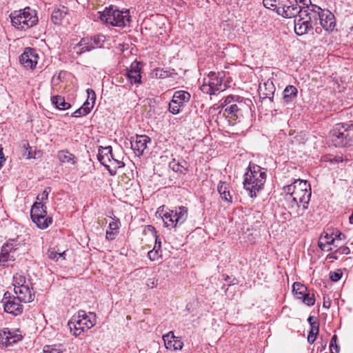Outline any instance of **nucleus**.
Returning <instances> with one entry per match:
<instances>
[{
  "label": "nucleus",
  "instance_id": "4",
  "mask_svg": "<svg viewBox=\"0 0 353 353\" xmlns=\"http://www.w3.org/2000/svg\"><path fill=\"white\" fill-rule=\"evenodd\" d=\"M266 171V169L254 163H250L248 167L243 184L251 198L256 197L263 188L267 176Z\"/></svg>",
  "mask_w": 353,
  "mask_h": 353
},
{
  "label": "nucleus",
  "instance_id": "25",
  "mask_svg": "<svg viewBox=\"0 0 353 353\" xmlns=\"http://www.w3.org/2000/svg\"><path fill=\"white\" fill-rule=\"evenodd\" d=\"M188 163L184 159H180L176 161L175 159H173L169 163V168L172 170L174 172L180 173L181 174L185 175L188 172L189 169Z\"/></svg>",
  "mask_w": 353,
  "mask_h": 353
},
{
  "label": "nucleus",
  "instance_id": "11",
  "mask_svg": "<svg viewBox=\"0 0 353 353\" xmlns=\"http://www.w3.org/2000/svg\"><path fill=\"white\" fill-rule=\"evenodd\" d=\"M46 206L44 204L35 202L30 210L32 221L40 229L47 228L52 222V217L47 216Z\"/></svg>",
  "mask_w": 353,
  "mask_h": 353
},
{
  "label": "nucleus",
  "instance_id": "15",
  "mask_svg": "<svg viewBox=\"0 0 353 353\" xmlns=\"http://www.w3.org/2000/svg\"><path fill=\"white\" fill-rule=\"evenodd\" d=\"M21 302L14 296H10L8 292L5 293L2 300L4 311L14 316L21 314L23 312Z\"/></svg>",
  "mask_w": 353,
  "mask_h": 353
},
{
  "label": "nucleus",
  "instance_id": "48",
  "mask_svg": "<svg viewBox=\"0 0 353 353\" xmlns=\"http://www.w3.org/2000/svg\"><path fill=\"white\" fill-rule=\"evenodd\" d=\"M332 236H334L336 239L343 240L346 239V236L339 230H335L332 232Z\"/></svg>",
  "mask_w": 353,
  "mask_h": 353
},
{
  "label": "nucleus",
  "instance_id": "58",
  "mask_svg": "<svg viewBox=\"0 0 353 353\" xmlns=\"http://www.w3.org/2000/svg\"><path fill=\"white\" fill-rule=\"evenodd\" d=\"M6 158L5 157H1L0 158V168L3 165L5 161H6Z\"/></svg>",
  "mask_w": 353,
  "mask_h": 353
},
{
  "label": "nucleus",
  "instance_id": "40",
  "mask_svg": "<svg viewBox=\"0 0 353 353\" xmlns=\"http://www.w3.org/2000/svg\"><path fill=\"white\" fill-rule=\"evenodd\" d=\"M26 283V278L21 275V274H15L13 276V285L14 286V288H16L17 286H24Z\"/></svg>",
  "mask_w": 353,
  "mask_h": 353
},
{
  "label": "nucleus",
  "instance_id": "41",
  "mask_svg": "<svg viewBox=\"0 0 353 353\" xmlns=\"http://www.w3.org/2000/svg\"><path fill=\"white\" fill-rule=\"evenodd\" d=\"M201 90L203 92L209 94L210 95L215 94L216 92L210 87V85L207 82V79H204L203 85L201 86Z\"/></svg>",
  "mask_w": 353,
  "mask_h": 353
},
{
  "label": "nucleus",
  "instance_id": "14",
  "mask_svg": "<svg viewBox=\"0 0 353 353\" xmlns=\"http://www.w3.org/2000/svg\"><path fill=\"white\" fill-rule=\"evenodd\" d=\"M20 63L26 69L33 70L38 63L39 54L37 50L32 48H26L23 52L19 57Z\"/></svg>",
  "mask_w": 353,
  "mask_h": 353
},
{
  "label": "nucleus",
  "instance_id": "23",
  "mask_svg": "<svg viewBox=\"0 0 353 353\" xmlns=\"http://www.w3.org/2000/svg\"><path fill=\"white\" fill-rule=\"evenodd\" d=\"M207 79L208 83L210 87L212 88L216 92L223 91L225 90V85H223L222 77H219L216 72H210L208 76Z\"/></svg>",
  "mask_w": 353,
  "mask_h": 353
},
{
  "label": "nucleus",
  "instance_id": "24",
  "mask_svg": "<svg viewBox=\"0 0 353 353\" xmlns=\"http://www.w3.org/2000/svg\"><path fill=\"white\" fill-rule=\"evenodd\" d=\"M94 46L92 42V38L83 37L74 48V50L77 55H81L86 52H90L94 50Z\"/></svg>",
  "mask_w": 353,
  "mask_h": 353
},
{
  "label": "nucleus",
  "instance_id": "49",
  "mask_svg": "<svg viewBox=\"0 0 353 353\" xmlns=\"http://www.w3.org/2000/svg\"><path fill=\"white\" fill-rule=\"evenodd\" d=\"M319 322L315 323H311L310 325V331L309 332H312L315 334H319Z\"/></svg>",
  "mask_w": 353,
  "mask_h": 353
},
{
  "label": "nucleus",
  "instance_id": "28",
  "mask_svg": "<svg viewBox=\"0 0 353 353\" xmlns=\"http://www.w3.org/2000/svg\"><path fill=\"white\" fill-rule=\"evenodd\" d=\"M121 223L119 219L109 223L108 229L106 230L105 238L109 241L114 240L119 234Z\"/></svg>",
  "mask_w": 353,
  "mask_h": 353
},
{
  "label": "nucleus",
  "instance_id": "19",
  "mask_svg": "<svg viewBox=\"0 0 353 353\" xmlns=\"http://www.w3.org/2000/svg\"><path fill=\"white\" fill-rule=\"evenodd\" d=\"M140 63L137 61H134L130 65V68L128 70L125 74L131 84L141 83V75Z\"/></svg>",
  "mask_w": 353,
  "mask_h": 353
},
{
  "label": "nucleus",
  "instance_id": "31",
  "mask_svg": "<svg viewBox=\"0 0 353 353\" xmlns=\"http://www.w3.org/2000/svg\"><path fill=\"white\" fill-rule=\"evenodd\" d=\"M86 92L88 94V98L87 100L81 105V107L85 108V111H87L88 113H90L96 101V94L95 92L91 88H88Z\"/></svg>",
  "mask_w": 353,
  "mask_h": 353
},
{
  "label": "nucleus",
  "instance_id": "56",
  "mask_svg": "<svg viewBox=\"0 0 353 353\" xmlns=\"http://www.w3.org/2000/svg\"><path fill=\"white\" fill-rule=\"evenodd\" d=\"M307 321L310 323V325H311V323H315L319 322L318 321L314 319V317L313 316H310L307 319Z\"/></svg>",
  "mask_w": 353,
  "mask_h": 353
},
{
  "label": "nucleus",
  "instance_id": "60",
  "mask_svg": "<svg viewBox=\"0 0 353 353\" xmlns=\"http://www.w3.org/2000/svg\"><path fill=\"white\" fill-rule=\"evenodd\" d=\"M323 238H324L325 239H326V241H328L329 239H331V234H329L326 233V234H325V236H323Z\"/></svg>",
  "mask_w": 353,
  "mask_h": 353
},
{
  "label": "nucleus",
  "instance_id": "17",
  "mask_svg": "<svg viewBox=\"0 0 353 353\" xmlns=\"http://www.w3.org/2000/svg\"><path fill=\"white\" fill-rule=\"evenodd\" d=\"M150 141V138L147 135H137L135 138L131 137L130 144L136 155L141 156L147 148V144Z\"/></svg>",
  "mask_w": 353,
  "mask_h": 353
},
{
  "label": "nucleus",
  "instance_id": "12",
  "mask_svg": "<svg viewBox=\"0 0 353 353\" xmlns=\"http://www.w3.org/2000/svg\"><path fill=\"white\" fill-rule=\"evenodd\" d=\"M190 94L185 90L174 92L172 101L169 103L170 112L172 114H179L181 108L190 101Z\"/></svg>",
  "mask_w": 353,
  "mask_h": 353
},
{
  "label": "nucleus",
  "instance_id": "39",
  "mask_svg": "<svg viewBox=\"0 0 353 353\" xmlns=\"http://www.w3.org/2000/svg\"><path fill=\"white\" fill-rule=\"evenodd\" d=\"M303 298H301V300L305 305L308 306H312L315 303V298L314 294H310L307 291L303 296Z\"/></svg>",
  "mask_w": 353,
  "mask_h": 353
},
{
  "label": "nucleus",
  "instance_id": "20",
  "mask_svg": "<svg viewBox=\"0 0 353 353\" xmlns=\"http://www.w3.org/2000/svg\"><path fill=\"white\" fill-rule=\"evenodd\" d=\"M165 346L168 350H181L183 346V343L181 340L178 339L174 335L173 332L163 336Z\"/></svg>",
  "mask_w": 353,
  "mask_h": 353
},
{
  "label": "nucleus",
  "instance_id": "36",
  "mask_svg": "<svg viewBox=\"0 0 353 353\" xmlns=\"http://www.w3.org/2000/svg\"><path fill=\"white\" fill-rule=\"evenodd\" d=\"M51 192V188L50 187H46L43 190L41 194H39L37 196V203H40L41 204H46V202L48 200V195Z\"/></svg>",
  "mask_w": 353,
  "mask_h": 353
},
{
  "label": "nucleus",
  "instance_id": "7",
  "mask_svg": "<svg viewBox=\"0 0 353 353\" xmlns=\"http://www.w3.org/2000/svg\"><path fill=\"white\" fill-rule=\"evenodd\" d=\"M331 140L336 147L353 146V123H336L331 131Z\"/></svg>",
  "mask_w": 353,
  "mask_h": 353
},
{
  "label": "nucleus",
  "instance_id": "61",
  "mask_svg": "<svg viewBox=\"0 0 353 353\" xmlns=\"http://www.w3.org/2000/svg\"><path fill=\"white\" fill-rule=\"evenodd\" d=\"M349 222L350 224H353V210L352 214L349 217Z\"/></svg>",
  "mask_w": 353,
  "mask_h": 353
},
{
  "label": "nucleus",
  "instance_id": "33",
  "mask_svg": "<svg viewBox=\"0 0 353 353\" xmlns=\"http://www.w3.org/2000/svg\"><path fill=\"white\" fill-rule=\"evenodd\" d=\"M161 243L158 241L157 237L156 238L155 244L153 249L148 252V256L150 260L154 261L159 259L161 256Z\"/></svg>",
  "mask_w": 353,
  "mask_h": 353
},
{
  "label": "nucleus",
  "instance_id": "62",
  "mask_svg": "<svg viewBox=\"0 0 353 353\" xmlns=\"http://www.w3.org/2000/svg\"><path fill=\"white\" fill-rule=\"evenodd\" d=\"M1 157H5L3 152V148L1 147H0V158Z\"/></svg>",
  "mask_w": 353,
  "mask_h": 353
},
{
  "label": "nucleus",
  "instance_id": "42",
  "mask_svg": "<svg viewBox=\"0 0 353 353\" xmlns=\"http://www.w3.org/2000/svg\"><path fill=\"white\" fill-rule=\"evenodd\" d=\"M43 351V353H61V350L55 345H45Z\"/></svg>",
  "mask_w": 353,
  "mask_h": 353
},
{
  "label": "nucleus",
  "instance_id": "8",
  "mask_svg": "<svg viewBox=\"0 0 353 353\" xmlns=\"http://www.w3.org/2000/svg\"><path fill=\"white\" fill-rule=\"evenodd\" d=\"M10 17L12 26L21 30L28 29L35 26L39 21L36 10L30 7L14 11Z\"/></svg>",
  "mask_w": 353,
  "mask_h": 353
},
{
  "label": "nucleus",
  "instance_id": "2",
  "mask_svg": "<svg viewBox=\"0 0 353 353\" xmlns=\"http://www.w3.org/2000/svg\"><path fill=\"white\" fill-rule=\"evenodd\" d=\"M301 8L297 5V12L288 19L294 18V32L298 36H303L309 33L316 26V17L319 16V6L307 2V5H303Z\"/></svg>",
  "mask_w": 353,
  "mask_h": 353
},
{
  "label": "nucleus",
  "instance_id": "43",
  "mask_svg": "<svg viewBox=\"0 0 353 353\" xmlns=\"http://www.w3.org/2000/svg\"><path fill=\"white\" fill-rule=\"evenodd\" d=\"M322 240L323 237H321L320 241H319L318 245L319 248L323 251L332 252L333 248L332 247H330V245H328L325 241L323 243Z\"/></svg>",
  "mask_w": 353,
  "mask_h": 353
},
{
  "label": "nucleus",
  "instance_id": "1",
  "mask_svg": "<svg viewBox=\"0 0 353 353\" xmlns=\"http://www.w3.org/2000/svg\"><path fill=\"white\" fill-rule=\"evenodd\" d=\"M220 102L223 116L228 118L230 122H240L244 117L252 115V102L249 99L238 95H228L223 98Z\"/></svg>",
  "mask_w": 353,
  "mask_h": 353
},
{
  "label": "nucleus",
  "instance_id": "6",
  "mask_svg": "<svg viewBox=\"0 0 353 353\" xmlns=\"http://www.w3.org/2000/svg\"><path fill=\"white\" fill-rule=\"evenodd\" d=\"M98 19L107 25L123 28L130 23V15L128 10H119L111 6L99 12Z\"/></svg>",
  "mask_w": 353,
  "mask_h": 353
},
{
  "label": "nucleus",
  "instance_id": "10",
  "mask_svg": "<svg viewBox=\"0 0 353 353\" xmlns=\"http://www.w3.org/2000/svg\"><path fill=\"white\" fill-rule=\"evenodd\" d=\"M166 227L175 228L177 225L183 224L188 218V208L180 206L174 210L166 211L161 216Z\"/></svg>",
  "mask_w": 353,
  "mask_h": 353
},
{
  "label": "nucleus",
  "instance_id": "21",
  "mask_svg": "<svg viewBox=\"0 0 353 353\" xmlns=\"http://www.w3.org/2000/svg\"><path fill=\"white\" fill-rule=\"evenodd\" d=\"M260 96L263 99H268L271 102L273 101L276 87L273 81L270 79H268L263 85L259 86Z\"/></svg>",
  "mask_w": 353,
  "mask_h": 353
},
{
  "label": "nucleus",
  "instance_id": "16",
  "mask_svg": "<svg viewBox=\"0 0 353 353\" xmlns=\"http://www.w3.org/2000/svg\"><path fill=\"white\" fill-rule=\"evenodd\" d=\"M19 330H10L6 327L0 330V343L8 347L21 341L23 338L21 334H18Z\"/></svg>",
  "mask_w": 353,
  "mask_h": 353
},
{
  "label": "nucleus",
  "instance_id": "63",
  "mask_svg": "<svg viewBox=\"0 0 353 353\" xmlns=\"http://www.w3.org/2000/svg\"><path fill=\"white\" fill-rule=\"evenodd\" d=\"M139 353H147V351L144 350H140Z\"/></svg>",
  "mask_w": 353,
  "mask_h": 353
},
{
  "label": "nucleus",
  "instance_id": "38",
  "mask_svg": "<svg viewBox=\"0 0 353 353\" xmlns=\"http://www.w3.org/2000/svg\"><path fill=\"white\" fill-rule=\"evenodd\" d=\"M337 336L334 334L330 343V350L331 353H339L340 351V346L337 344Z\"/></svg>",
  "mask_w": 353,
  "mask_h": 353
},
{
  "label": "nucleus",
  "instance_id": "29",
  "mask_svg": "<svg viewBox=\"0 0 353 353\" xmlns=\"http://www.w3.org/2000/svg\"><path fill=\"white\" fill-rule=\"evenodd\" d=\"M217 190L223 201L228 203H231L232 202V198L230 195L228 183L220 181L218 184Z\"/></svg>",
  "mask_w": 353,
  "mask_h": 353
},
{
  "label": "nucleus",
  "instance_id": "5",
  "mask_svg": "<svg viewBox=\"0 0 353 353\" xmlns=\"http://www.w3.org/2000/svg\"><path fill=\"white\" fill-rule=\"evenodd\" d=\"M310 0H263V6L274 11L278 15L288 18L297 12V5H307Z\"/></svg>",
  "mask_w": 353,
  "mask_h": 353
},
{
  "label": "nucleus",
  "instance_id": "59",
  "mask_svg": "<svg viewBox=\"0 0 353 353\" xmlns=\"http://www.w3.org/2000/svg\"><path fill=\"white\" fill-rule=\"evenodd\" d=\"M159 75H160L161 78H165L168 76L167 72L165 71H163V72L161 71V72Z\"/></svg>",
  "mask_w": 353,
  "mask_h": 353
},
{
  "label": "nucleus",
  "instance_id": "34",
  "mask_svg": "<svg viewBox=\"0 0 353 353\" xmlns=\"http://www.w3.org/2000/svg\"><path fill=\"white\" fill-rule=\"evenodd\" d=\"M18 237L16 239H10L3 246L2 251L6 254H10V252L15 251L19 245L18 243Z\"/></svg>",
  "mask_w": 353,
  "mask_h": 353
},
{
  "label": "nucleus",
  "instance_id": "50",
  "mask_svg": "<svg viewBox=\"0 0 353 353\" xmlns=\"http://www.w3.org/2000/svg\"><path fill=\"white\" fill-rule=\"evenodd\" d=\"M112 161H113L116 164L115 168H120L125 166V163L123 161L116 159V158H114V156L113 159H111V162Z\"/></svg>",
  "mask_w": 353,
  "mask_h": 353
},
{
  "label": "nucleus",
  "instance_id": "22",
  "mask_svg": "<svg viewBox=\"0 0 353 353\" xmlns=\"http://www.w3.org/2000/svg\"><path fill=\"white\" fill-rule=\"evenodd\" d=\"M14 293L17 294V299L23 303H30L34 300V294L32 293L30 288L26 285L24 286H17L14 288Z\"/></svg>",
  "mask_w": 353,
  "mask_h": 353
},
{
  "label": "nucleus",
  "instance_id": "3",
  "mask_svg": "<svg viewBox=\"0 0 353 353\" xmlns=\"http://www.w3.org/2000/svg\"><path fill=\"white\" fill-rule=\"evenodd\" d=\"M283 192L285 194V199L289 202L288 208H294L303 204L304 210L308 208L311 197V188L306 181L298 179L289 185L284 186Z\"/></svg>",
  "mask_w": 353,
  "mask_h": 353
},
{
  "label": "nucleus",
  "instance_id": "35",
  "mask_svg": "<svg viewBox=\"0 0 353 353\" xmlns=\"http://www.w3.org/2000/svg\"><path fill=\"white\" fill-rule=\"evenodd\" d=\"M292 291L295 297L297 299H301V298H303V296L307 292V288L305 285L299 282H295L292 285Z\"/></svg>",
  "mask_w": 353,
  "mask_h": 353
},
{
  "label": "nucleus",
  "instance_id": "27",
  "mask_svg": "<svg viewBox=\"0 0 353 353\" xmlns=\"http://www.w3.org/2000/svg\"><path fill=\"white\" fill-rule=\"evenodd\" d=\"M68 12V8L65 6H59L55 8L51 14L52 23L55 25H60Z\"/></svg>",
  "mask_w": 353,
  "mask_h": 353
},
{
  "label": "nucleus",
  "instance_id": "44",
  "mask_svg": "<svg viewBox=\"0 0 353 353\" xmlns=\"http://www.w3.org/2000/svg\"><path fill=\"white\" fill-rule=\"evenodd\" d=\"M89 113L85 111V108H83L81 106L76 110L72 114V117H80L83 116L88 115Z\"/></svg>",
  "mask_w": 353,
  "mask_h": 353
},
{
  "label": "nucleus",
  "instance_id": "53",
  "mask_svg": "<svg viewBox=\"0 0 353 353\" xmlns=\"http://www.w3.org/2000/svg\"><path fill=\"white\" fill-rule=\"evenodd\" d=\"M157 281L154 279H149L147 281V285L150 288H154L157 287Z\"/></svg>",
  "mask_w": 353,
  "mask_h": 353
},
{
  "label": "nucleus",
  "instance_id": "32",
  "mask_svg": "<svg viewBox=\"0 0 353 353\" xmlns=\"http://www.w3.org/2000/svg\"><path fill=\"white\" fill-rule=\"evenodd\" d=\"M51 101L55 107L61 110H65L71 108V104L66 102L65 98L60 95H55L51 97Z\"/></svg>",
  "mask_w": 353,
  "mask_h": 353
},
{
  "label": "nucleus",
  "instance_id": "55",
  "mask_svg": "<svg viewBox=\"0 0 353 353\" xmlns=\"http://www.w3.org/2000/svg\"><path fill=\"white\" fill-rule=\"evenodd\" d=\"M338 253H334V251H333L332 253L329 254L326 256V259H332V260H337L338 256L336 255Z\"/></svg>",
  "mask_w": 353,
  "mask_h": 353
},
{
  "label": "nucleus",
  "instance_id": "47",
  "mask_svg": "<svg viewBox=\"0 0 353 353\" xmlns=\"http://www.w3.org/2000/svg\"><path fill=\"white\" fill-rule=\"evenodd\" d=\"M334 253H339L340 254H349L350 253V249L347 246L340 247L334 250Z\"/></svg>",
  "mask_w": 353,
  "mask_h": 353
},
{
  "label": "nucleus",
  "instance_id": "64",
  "mask_svg": "<svg viewBox=\"0 0 353 353\" xmlns=\"http://www.w3.org/2000/svg\"><path fill=\"white\" fill-rule=\"evenodd\" d=\"M229 279H230L229 276L228 275H226L224 280L227 281Z\"/></svg>",
  "mask_w": 353,
  "mask_h": 353
},
{
  "label": "nucleus",
  "instance_id": "51",
  "mask_svg": "<svg viewBox=\"0 0 353 353\" xmlns=\"http://www.w3.org/2000/svg\"><path fill=\"white\" fill-rule=\"evenodd\" d=\"M317 334H315L312 332H309L307 336V341L310 344H312L314 343L316 339Z\"/></svg>",
  "mask_w": 353,
  "mask_h": 353
},
{
  "label": "nucleus",
  "instance_id": "54",
  "mask_svg": "<svg viewBox=\"0 0 353 353\" xmlns=\"http://www.w3.org/2000/svg\"><path fill=\"white\" fill-rule=\"evenodd\" d=\"M9 257V254H6L4 252L1 250L0 253V262L7 261Z\"/></svg>",
  "mask_w": 353,
  "mask_h": 353
},
{
  "label": "nucleus",
  "instance_id": "13",
  "mask_svg": "<svg viewBox=\"0 0 353 353\" xmlns=\"http://www.w3.org/2000/svg\"><path fill=\"white\" fill-rule=\"evenodd\" d=\"M319 16L316 19V25L320 23L322 28L328 32H332L336 26L335 17L330 10L319 7L317 11Z\"/></svg>",
  "mask_w": 353,
  "mask_h": 353
},
{
  "label": "nucleus",
  "instance_id": "52",
  "mask_svg": "<svg viewBox=\"0 0 353 353\" xmlns=\"http://www.w3.org/2000/svg\"><path fill=\"white\" fill-rule=\"evenodd\" d=\"M64 254V252L63 253V254ZM62 256V254H60V253H57L55 252H50L49 253V257L51 259H54V260H58V258L61 256Z\"/></svg>",
  "mask_w": 353,
  "mask_h": 353
},
{
  "label": "nucleus",
  "instance_id": "37",
  "mask_svg": "<svg viewBox=\"0 0 353 353\" xmlns=\"http://www.w3.org/2000/svg\"><path fill=\"white\" fill-rule=\"evenodd\" d=\"M92 38V45L94 48H100L103 47V43L105 42V37L102 34L95 35Z\"/></svg>",
  "mask_w": 353,
  "mask_h": 353
},
{
  "label": "nucleus",
  "instance_id": "26",
  "mask_svg": "<svg viewBox=\"0 0 353 353\" xmlns=\"http://www.w3.org/2000/svg\"><path fill=\"white\" fill-rule=\"evenodd\" d=\"M298 96L297 88L292 85H288L285 87L283 92V99L285 104H289L294 101Z\"/></svg>",
  "mask_w": 353,
  "mask_h": 353
},
{
  "label": "nucleus",
  "instance_id": "30",
  "mask_svg": "<svg viewBox=\"0 0 353 353\" xmlns=\"http://www.w3.org/2000/svg\"><path fill=\"white\" fill-rule=\"evenodd\" d=\"M57 158L61 163H68L71 165H75L77 163V158L75 156L69 152L67 150L59 151Z\"/></svg>",
  "mask_w": 353,
  "mask_h": 353
},
{
  "label": "nucleus",
  "instance_id": "9",
  "mask_svg": "<svg viewBox=\"0 0 353 353\" xmlns=\"http://www.w3.org/2000/svg\"><path fill=\"white\" fill-rule=\"evenodd\" d=\"M95 324V316L92 313L87 314L85 311L81 310L77 316H73L68 321V325L75 336H79L82 332L88 330Z\"/></svg>",
  "mask_w": 353,
  "mask_h": 353
},
{
  "label": "nucleus",
  "instance_id": "46",
  "mask_svg": "<svg viewBox=\"0 0 353 353\" xmlns=\"http://www.w3.org/2000/svg\"><path fill=\"white\" fill-rule=\"evenodd\" d=\"M342 276V273L340 271L338 272H330V279L331 281L334 282H336L341 279Z\"/></svg>",
  "mask_w": 353,
  "mask_h": 353
},
{
  "label": "nucleus",
  "instance_id": "57",
  "mask_svg": "<svg viewBox=\"0 0 353 353\" xmlns=\"http://www.w3.org/2000/svg\"><path fill=\"white\" fill-rule=\"evenodd\" d=\"M335 240L336 239L334 238V236L331 235V239H329L328 241H325V242L327 243L328 245H334Z\"/></svg>",
  "mask_w": 353,
  "mask_h": 353
},
{
  "label": "nucleus",
  "instance_id": "45",
  "mask_svg": "<svg viewBox=\"0 0 353 353\" xmlns=\"http://www.w3.org/2000/svg\"><path fill=\"white\" fill-rule=\"evenodd\" d=\"M23 148L26 149V151L24 152V156L26 157L27 159H32L35 158V156L32 154V148L30 147L29 143H26L23 145Z\"/></svg>",
  "mask_w": 353,
  "mask_h": 353
},
{
  "label": "nucleus",
  "instance_id": "18",
  "mask_svg": "<svg viewBox=\"0 0 353 353\" xmlns=\"http://www.w3.org/2000/svg\"><path fill=\"white\" fill-rule=\"evenodd\" d=\"M98 161L108 168L111 175H114L116 171H112L110 169V165L108 163L111 162V159H113L112 148L109 145L107 147L99 146L97 154Z\"/></svg>",
  "mask_w": 353,
  "mask_h": 353
}]
</instances>
